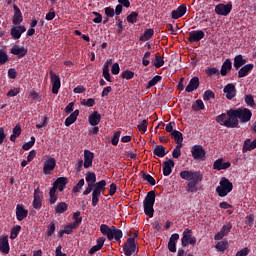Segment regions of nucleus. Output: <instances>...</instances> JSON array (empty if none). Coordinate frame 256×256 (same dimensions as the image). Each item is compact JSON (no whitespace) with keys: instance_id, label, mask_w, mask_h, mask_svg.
Here are the masks:
<instances>
[{"instance_id":"obj_31","label":"nucleus","mask_w":256,"mask_h":256,"mask_svg":"<svg viewBox=\"0 0 256 256\" xmlns=\"http://www.w3.org/2000/svg\"><path fill=\"white\" fill-rule=\"evenodd\" d=\"M67 183H69L67 177H59L53 183V186L61 192L64 191L65 187L67 186Z\"/></svg>"},{"instance_id":"obj_14","label":"nucleus","mask_w":256,"mask_h":256,"mask_svg":"<svg viewBox=\"0 0 256 256\" xmlns=\"http://www.w3.org/2000/svg\"><path fill=\"white\" fill-rule=\"evenodd\" d=\"M231 229H233V224L231 222H228L226 225H223L221 230L215 234L214 236L215 241H221L223 237L231 233Z\"/></svg>"},{"instance_id":"obj_52","label":"nucleus","mask_w":256,"mask_h":256,"mask_svg":"<svg viewBox=\"0 0 256 256\" xmlns=\"http://www.w3.org/2000/svg\"><path fill=\"white\" fill-rule=\"evenodd\" d=\"M85 185V179H80L79 182L73 187V193H79Z\"/></svg>"},{"instance_id":"obj_26","label":"nucleus","mask_w":256,"mask_h":256,"mask_svg":"<svg viewBox=\"0 0 256 256\" xmlns=\"http://www.w3.org/2000/svg\"><path fill=\"white\" fill-rule=\"evenodd\" d=\"M9 251H11V247L9 246V237H0V252L4 253V255H8Z\"/></svg>"},{"instance_id":"obj_42","label":"nucleus","mask_w":256,"mask_h":256,"mask_svg":"<svg viewBox=\"0 0 256 256\" xmlns=\"http://www.w3.org/2000/svg\"><path fill=\"white\" fill-rule=\"evenodd\" d=\"M162 79L163 77L159 75L154 76L150 81H148L146 89H151V87H155V85H157V83H159V81H161Z\"/></svg>"},{"instance_id":"obj_50","label":"nucleus","mask_w":256,"mask_h":256,"mask_svg":"<svg viewBox=\"0 0 256 256\" xmlns=\"http://www.w3.org/2000/svg\"><path fill=\"white\" fill-rule=\"evenodd\" d=\"M204 101H211V99H215V92L212 90H206L203 94Z\"/></svg>"},{"instance_id":"obj_10","label":"nucleus","mask_w":256,"mask_h":256,"mask_svg":"<svg viewBox=\"0 0 256 256\" xmlns=\"http://www.w3.org/2000/svg\"><path fill=\"white\" fill-rule=\"evenodd\" d=\"M50 81L52 83V93L53 95H57L59 93V89H61V78L55 72L50 71Z\"/></svg>"},{"instance_id":"obj_15","label":"nucleus","mask_w":256,"mask_h":256,"mask_svg":"<svg viewBox=\"0 0 256 256\" xmlns=\"http://www.w3.org/2000/svg\"><path fill=\"white\" fill-rule=\"evenodd\" d=\"M55 167H57V160L55 158L47 159L43 166L44 175H51V172L55 171Z\"/></svg>"},{"instance_id":"obj_17","label":"nucleus","mask_w":256,"mask_h":256,"mask_svg":"<svg viewBox=\"0 0 256 256\" xmlns=\"http://www.w3.org/2000/svg\"><path fill=\"white\" fill-rule=\"evenodd\" d=\"M203 181V176H196L194 180H190L187 184L186 191L188 193H197V185Z\"/></svg>"},{"instance_id":"obj_9","label":"nucleus","mask_w":256,"mask_h":256,"mask_svg":"<svg viewBox=\"0 0 256 256\" xmlns=\"http://www.w3.org/2000/svg\"><path fill=\"white\" fill-rule=\"evenodd\" d=\"M231 11H233V3L231 2L227 4L220 3L215 6L216 15H221L222 17H227Z\"/></svg>"},{"instance_id":"obj_27","label":"nucleus","mask_w":256,"mask_h":256,"mask_svg":"<svg viewBox=\"0 0 256 256\" xmlns=\"http://www.w3.org/2000/svg\"><path fill=\"white\" fill-rule=\"evenodd\" d=\"M231 167V162H223V158L217 159L213 164V169L215 171H223Z\"/></svg>"},{"instance_id":"obj_62","label":"nucleus","mask_w":256,"mask_h":256,"mask_svg":"<svg viewBox=\"0 0 256 256\" xmlns=\"http://www.w3.org/2000/svg\"><path fill=\"white\" fill-rule=\"evenodd\" d=\"M46 21H53L55 19V10L51 8L45 17Z\"/></svg>"},{"instance_id":"obj_57","label":"nucleus","mask_w":256,"mask_h":256,"mask_svg":"<svg viewBox=\"0 0 256 256\" xmlns=\"http://www.w3.org/2000/svg\"><path fill=\"white\" fill-rule=\"evenodd\" d=\"M147 120H140L138 124L139 131H142V133H147Z\"/></svg>"},{"instance_id":"obj_39","label":"nucleus","mask_w":256,"mask_h":256,"mask_svg":"<svg viewBox=\"0 0 256 256\" xmlns=\"http://www.w3.org/2000/svg\"><path fill=\"white\" fill-rule=\"evenodd\" d=\"M172 137L174 138L175 140V143L177 145H183V133H181L180 131L178 130H174L172 133H171Z\"/></svg>"},{"instance_id":"obj_45","label":"nucleus","mask_w":256,"mask_h":256,"mask_svg":"<svg viewBox=\"0 0 256 256\" xmlns=\"http://www.w3.org/2000/svg\"><path fill=\"white\" fill-rule=\"evenodd\" d=\"M21 231V226L16 225L11 229V233H10V239H17V237H19V233Z\"/></svg>"},{"instance_id":"obj_12","label":"nucleus","mask_w":256,"mask_h":256,"mask_svg":"<svg viewBox=\"0 0 256 256\" xmlns=\"http://www.w3.org/2000/svg\"><path fill=\"white\" fill-rule=\"evenodd\" d=\"M197 176L203 177V173H201V171H189V170H183L180 172L181 179H184L185 181H193Z\"/></svg>"},{"instance_id":"obj_28","label":"nucleus","mask_w":256,"mask_h":256,"mask_svg":"<svg viewBox=\"0 0 256 256\" xmlns=\"http://www.w3.org/2000/svg\"><path fill=\"white\" fill-rule=\"evenodd\" d=\"M231 69H233V62H231V59L228 58L221 66L220 75H222V77H227V73H229Z\"/></svg>"},{"instance_id":"obj_6","label":"nucleus","mask_w":256,"mask_h":256,"mask_svg":"<svg viewBox=\"0 0 256 256\" xmlns=\"http://www.w3.org/2000/svg\"><path fill=\"white\" fill-rule=\"evenodd\" d=\"M125 256L137 255L139 253V247L135 243V238H128L123 246Z\"/></svg>"},{"instance_id":"obj_63","label":"nucleus","mask_w":256,"mask_h":256,"mask_svg":"<svg viewBox=\"0 0 256 256\" xmlns=\"http://www.w3.org/2000/svg\"><path fill=\"white\" fill-rule=\"evenodd\" d=\"M249 248L245 247L242 250L238 251L235 256H247L249 255Z\"/></svg>"},{"instance_id":"obj_43","label":"nucleus","mask_w":256,"mask_h":256,"mask_svg":"<svg viewBox=\"0 0 256 256\" xmlns=\"http://www.w3.org/2000/svg\"><path fill=\"white\" fill-rule=\"evenodd\" d=\"M203 109H205V104L201 99L196 100V102L192 105L193 111H203Z\"/></svg>"},{"instance_id":"obj_34","label":"nucleus","mask_w":256,"mask_h":256,"mask_svg":"<svg viewBox=\"0 0 256 256\" xmlns=\"http://www.w3.org/2000/svg\"><path fill=\"white\" fill-rule=\"evenodd\" d=\"M247 63V60L243 58V55L239 54L234 57V68L239 71L243 65Z\"/></svg>"},{"instance_id":"obj_51","label":"nucleus","mask_w":256,"mask_h":256,"mask_svg":"<svg viewBox=\"0 0 256 256\" xmlns=\"http://www.w3.org/2000/svg\"><path fill=\"white\" fill-rule=\"evenodd\" d=\"M183 145H176V147L172 151L173 159H179L181 157V148Z\"/></svg>"},{"instance_id":"obj_60","label":"nucleus","mask_w":256,"mask_h":256,"mask_svg":"<svg viewBox=\"0 0 256 256\" xmlns=\"http://www.w3.org/2000/svg\"><path fill=\"white\" fill-rule=\"evenodd\" d=\"M121 71V68L119 67V63H114L111 67V73L112 75H119V72Z\"/></svg>"},{"instance_id":"obj_7","label":"nucleus","mask_w":256,"mask_h":256,"mask_svg":"<svg viewBox=\"0 0 256 256\" xmlns=\"http://www.w3.org/2000/svg\"><path fill=\"white\" fill-rule=\"evenodd\" d=\"M197 243V238L193 236V230L186 228L183 231V236L181 238L182 247H187V245H195Z\"/></svg>"},{"instance_id":"obj_30","label":"nucleus","mask_w":256,"mask_h":256,"mask_svg":"<svg viewBox=\"0 0 256 256\" xmlns=\"http://www.w3.org/2000/svg\"><path fill=\"white\" fill-rule=\"evenodd\" d=\"M88 121L92 127H97V125L101 123V114H99L97 111H94L88 116Z\"/></svg>"},{"instance_id":"obj_3","label":"nucleus","mask_w":256,"mask_h":256,"mask_svg":"<svg viewBox=\"0 0 256 256\" xmlns=\"http://www.w3.org/2000/svg\"><path fill=\"white\" fill-rule=\"evenodd\" d=\"M155 197V191L151 190L147 193L143 201L144 213L150 218H152L155 213V209H153V206L155 205Z\"/></svg>"},{"instance_id":"obj_56","label":"nucleus","mask_w":256,"mask_h":256,"mask_svg":"<svg viewBox=\"0 0 256 256\" xmlns=\"http://www.w3.org/2000/svg\"><path fill=\"white\" fill-rule=\"evenodd\" d=\"M120 137H121V131H116L111 140L112 145H114V146L119 145Z\"/></svg>"},{"instance_id":"obj_49","label":"nucleus","mask_w":256,"mask_h":256,"mask_svg":"<svg viewBox=\"0 0 256 256\" xmlns=\"http://www.w3.org/2000/svg\"><path fill=\"white\" fill-rule=\"evenodd\" d=\"M137 17H139V13L133 11V12H131V13L127 16L126 19H127V21H128L129 23L134 24V23H137Z\"/></svg>"},{"instance_id":"obj_46","label":"nucleus","mask_w":256,"mask_h":256,"mask_svg":"<svg viewBox=\"0 0 256 256\" xmlns=\"http://www.w3.org/2000/svg\"><path fill=\"white\" fill-rule=\"evenodd\" d=\"M244 101L248 107H255V98L251 94H247L244 97Z\"/></svg>"},{"instance_id":"obj_25","label":"nucleus","mask_w":256,"mask_h":256,"mask_svg":"<svg viewBox=\"0 0 256 256\" xmlns=\"http://www.w3.org/2000/svg\"><path fill=\"white\" fill-rule=\"evenodd\" d=\"M11 53L12 55H16V57H18V59H23V57H25L28 53L27 48H25L24 46H17L15 45L14 47L11 48Z\"/></svg>"},{"instance_id":"obj_44","label":"nucleus","mask_w":256,"mask_h":256,"mask_svg":"<svg viewBox=\"0 0 256 256\" xmlns=\"http://www.w3.org/2000/svg\"><path fill=\"white\" fill-rule=\"evenodd\" d=\"M121 77L122 79H126L127 81L133 79V77H135V72L131 71V70H124L121 73Z\"/></svg>"},{"instance_id":"obj_36","label":"nucleus","mask_w":256,"mask_h":256,"mask_svg":"<svg viewBox=\"0 0 256 256\" xmlns=\"http://www.w3.org/2000/svg\"><path fill=\"white\" fill-rule=\"evenodd\" d=\"M77 117H79V110H75L68 116L65 120V126L66 127H71L75 121H77Z\"/></svg>"},{"instance_id":"obj_20","label":"nucleus","mask_w":256,"mask_h":256,"mask_svg":"<svg viewBox=\"0 0 256 256\" xmlns=\"http://www.w3.org/2000/svg\"><path fill=\"white\" fill-rule=\"evenodd\" d=\"M14 16L12 19L13 25H21L23 23V13H21V9L16 4L13 5Z\"/></svg>"},{"instance_id":"obj_58","label":"nucleus","mask_w":256,"mask_h":256,"mask_svg":"<svg viewBox=\"0 0 256 256\" xmlns=\"http://www.w3.org/2000/svg\"><path fill=\"white\" fill-rule=\"evenodd\" d=\"M21 93V88H13L7 92V97H17Z\"/></svg>"},{"instance_id":"obj_33","label":"nucleus","mask_w":256,"mask_h":256,"mask_svg":"<svg viewBox=\"0 0 256 256\" xmlns=\"http://www.w3.org/2000/svg\"><path fill=\"white\" fill-rule=\"evenodd\" d=\"M253 149H256V138L252 142L251 139H246L242 147V153H247V151H253Z\"/></svg>"},{"instance_id":"obj_13","label":"nucleus","mask_w":256,"mask_h":256,"mask_svg":"<svg viewBox=\"0 0 256 256\" xmlns=\"http://www.w3.org/2000/svg\"><path fill=\"white\" fill-rule=\"evenodd\" d=\"M202 39H205V32L203 30H192L189 32V43H199Z\"/></svg>"},{"instance_id":"obj_16","label":"nucleus","mask_w":256,"mask_h":256,"mask_svg":"<svg viewBox=\"0 0 256 256\" xmlns=\"http://www.w3.org/2000/svg\"><path fill=\"white\" fill-rule=\"evenodd\" d=\"M33 208L41 209L43 207V192L39 191V188L34 190V200H33Z\"/></svg>"},{"instance_id":"obj_40","label":"nucleus","mask_w":256,"mask_h":256,"mask_svg":"<svg viewBox=\"0 0 256 256\" xmlns=\"http://www.w3.org/2000/svg\"><path fill=\"white\" fill-rule=\"evenodd\" d=\"M67 209H69V205H67V203H65V202H59L55 206V212L58 213V215H62V213H65V211H67Z\"/></svg>"},{"instance_id":"obj_48","label":"nucleus","mask_w":256,"mask_h":256,"mask_svg":"<svg viewBox=\"0 0 256 256\" xmlns=\"http://www.w3.org/2000/svg\"><path fill=\"white\" fill-rule=\"evenodd\" d=\"M35 141H36L35 136H32L30 138L29 142H26V143L23 144L22 149L24 151H29V149H31V147H33V145H35Z\"/></svg>"},{"instance_id":"obj_35","label":"nucleus","mask_w":256,"mask_h":256,"mask_svg":"<svg viewBox=\"0 0 256 256\" xmlns=\"http://www.w3.org/2000/svg\"><path fill=\"white\" fill-rule=\"evenodd\" d=\"M152 65L156 67V69H161L163 65H165V60H163V57L160 53H156L154 55V59L152 60Z\"/></svg>"},{"instance_id":"obj_5","label":"nucleus","mask_w":256,"mask_h":256,"mask_svg":"<svg viewBox=\"0 0 256 256\" xmlns=\"http://www.w3.org/2000/svg\"><path fill=\"white\" fill-rule=\"evenodd\" d=\"M231 191H233V182H230L229 179L222 177L219 182V186L216 187V193L219 197H227Z\"/></svg>"},{"instance_id":"obj_55","label":"nucleus","mask_w":256,"mask_h":256,"mask_svg":"<svg viewBox=\"0 0 256 256\" xmlns=\"http://www.w3.org/2000/svg\"><path fill=\"white\" fill-rule=\"evenodd\" d=\"M150 57H151V52L147 51L144 53V56L142 58V65L144 67H149V64L151 63V61H149Z\"/></svg>"},{"instance_id":"obj_41","label":"nucleus","mask_w":256,"mask_h":256,"mask_svg":"<svg viewBox=\"0 0 256 256\" xmlns=\"http://www.w3.org/2000/svg\"><path fill=\"white\" fill-rule=\"evenodd\" d=\"M153 35H155V30L149 28L146 29L144 31V34L140 37V41H149V39H151V37H153Z\"/></svg>"},{"instance_id":"obj_59","label":"nucleus","mask_w":256,"mask_h":256,"mask_svg":"<svg viewBox=\"0 0 256 256\" xmlns=\"http://www.w3.org/2000/svg\"><path fill=\"white\" fill-rule=\"evenodd\" d=\"M81 105H85V107H94L95 106V99L89 98V99H84L81 102Z\"/></svg>"},{"instance_id":"obj_32","label":"nucleus","mask_w":256,"mask_h":256,"mask_svg":"<svg viewBox=\"0 0 256 256\" xmlns=\"http://www.w3.org/2000/svg\"><path fill=\"white\" fill-rule=\"evenodd\" d=\"M253 67H255V65H253V64L244 65L238 71V78L243 79V77H247V75H249V73H251V71H253Z\"/></svg>"},{"instance_id":"obj_1","label":"nucleus","mask_w":256,"mask_h":256,"mask_svg":"<svg viewBox=\"0 0 256 256\" xmlns=\"http://www.w3.org/2000/svg\"><path fill=\"white\" fill-rule=\"evenodd\" d=\"M253 113L248 108L229 109L226 114L222 113L216 117V123L228 129H238L240 123H249Z\"/></svg>"},{"instance_id":"obj_23","label":"nucleus","mask_w":256,"mask_h":256,"mask_svg":"<svg viewBox=\"0 0 256 256\" xmlns=\"http://www.w3.org/2000/svg\"><path fill=\"white\" fill-rule=\"evenodd\" d=\"M175 167V162L173 159H168L163 162V175L164 177H169L173 173V168Z\"/></svg>"},{"instance_id":"obj_8","label":"nucleus","mask_w":256,"mask_h":256,"mask_svg":"<svg viewBox=\"0 0 256 256\" xmlns=\"http://www.w3.org/2000/svg\"><path fill=\"white\" fill-rule=\"evenodd\" d=\"M191 153L195 161H205V159H207V152L201 145H194L191 149Z\"/></svg>"},{"instance_id":"obj_64","label":"nucleus","mask_w":256,"mask_h":256,"mask_svg":"<svg viewBox=\"0 0 256 256\" xmlns=\"http://www.w3.org/2000/svg\"><path fill=\"white\" fill-rule=\"evenodd\" d=\"M62 249H63V246L58 245L55 250V256H67L66 253H63V251H61Z\"/></svg>"},{"instance_id":"obj_37","label":"nucleus","mask_w":256,"mask_h":256,"mask_svg":"<svg viewBox=\"0 0 256 256\" xmlns=\"http://www.w3.org/2000/svg\"><path fill=\"white\" fill-rule=\"evenodd\" d=\"M139 175H140L141 179H143V181H147V183H149L151 185V187H155V185H157L155 178H153V176H151V174H147V173H145V171H141Z\"/></svg>"},{"instance_id":"obj_21","label":"nucleus","mask_w":256,"mask_h":256,"mask_svg":"<svg viewBox=\"0 0 256 256\" xmlns=\"http://www.w3.org/2000/svg\"><path fill=\"white\" fill-rule=\"evenodd\" d=\"M27 215H29V210L25 209L24 205L18 204L16 206L17 221H23V219H27Z\"/></svg>"},{"instance_id":"obj_61","label":"nucleus","mask_w":256,"mask_h":256,"mask_svg":"<svg viewBox=\"0 0 256 256\" xmlns=\"http://www.w3.org/2000/svg\"><path fill=\"white\" fill-rule=\"evenodd\" d=\"M216 249L218 251H225L227 249V242L225 241H220L216 244Z\"/></svg>"},{"instance_id":"obj_38","label":"nucleus","mask_w":256,"mask_h":256,"mask_svg":"<svg viewBox=\"0 0 256 256\" xmlns=\"http://www.w3.org/2000/svg\"><path fill=\"white\" fill-rule=\"evenodd\" d=\"M165 151H166L165 146L156 145L153 150V154L156 155V157L163 158V157H165V155H167V152H165Z\"/></svg>"},{"instance_id":"obj_2","label":"nucleus","mask_w":256,"mask_h":256,"mask_svg":"<svg viewBox=\"0 0 256 256\" xmlns=\"http://www.w3.org/2000/svg\"><path fill=\"white\" fill-rule=\"evenodd\" d=\"M100 232L102 235H106L108 241L115 239V241L120 242L123 238V231L115 226L109 227L107 224H101Z\"/></svg>"},{"instance_id":"obj_22","label":"nucleus","mask_w":256,"mask_h":256,"mask_svg":"<svg viewBox=\"0 0 256 256\" xmlns=\"http://www.w3.org/2000/svg\"><path fill=\"white\" fill-rule=\"evenodd\" d=\"M199 77L194 76L188 83V85L185 88L186 93H193V91H197L199 89Z\"/></svg>"},{"instance_id":"obj_53","label":"nucleus","mask_w":256,"mask_h":256,"mask_svg":"<svg viewBox=\"0 0 256 256\" xmlns=\"http://www.w3.org/2000/svg\"><path fill=\"white\" fill-rule=\"evenodd\" d=\"M86 182L87 183H96L97 182V175L94 172H88L86 174Z\"/></svg>"},{"instance_id":"obj_18","label":"nucleus","mask_w":256,"mask_h":256,"mask_svg":"<svg viewBox=\"0 0 256 256\" xmlns=\"http://www.w3.org/2000/svg\"><path fill=\"white\" fill-rule=\"evenodd\" d=\"M93 159H95V153L90 150H84V169H89L93 167Z\"/></svg>"},{"instance_id":"obj_4","label":"nucleus","mask_w":256,"mask_h":256,"mask_svg":"<svg viewBox=\"0 0 256 256\" xmlns=\"http://www.w3.org/2000/svg\"><path fill=\"white\" fill-rule=\"evenodd\" d=\"M107 187V181L100 180L99 182H96L94 185V189L92 191V207H97L99 203V197L102 195H105V189Z\"/></svg>"},{"instance_id":"obj_47","label":"nucleus","mask_w":256,"mask_h":256,"mask_svg":"<svg viewBox=\"0 0 256 256\" xmlns=\"http://www.w3.org/2000/svg\"><path fill=\"white\" fill-rule=\"evenodd\" d=\"M55 229V222H50V224L47 227L46 236L53 237V235L55 234Z\"/></svg>"},{"instance_id":"obj_11","label":"nucleus","mask_w":256,"mask_h":256,"mask_svg":"<svg viewBox=\"0 0 256 256\" xmlns=\"http://www.w3.org/2000/svg\"><path fill=\"white\" fill-rule=\"evenodd\" d=\"M25 31H27V27H25V25L18 24L12 26V28L10 29V35L12 39H14V41H17L21 39V36L23 35V33H25Z\"/></svg>"},{"instance_id":"obj_24","label":"nucleus","mask_w":256,"mask_h":256,"mask_svg":"<svg viewBox=\"0 0 256 256\" xmlns=\"http://www.w3.org/2000/svg\"><path fill=\"white\" fill-rule=\"evenodd\" d=\"M187 13V4H181L176 10L171 12L172 19H181Z\"/></svg>"},{"instance_id":"obj_29","label":"nucleus","mask_w":256,"mask_h":256,"mask_svg":"<svg viewBox=\"0 0 256 256\" xmlns=\"http://www.w3.org/2000/svg\"><path fill=\"white\" fill-rule=\"evenodd\" d=\"M224 93L226 94V98L231 100L235 97V95H237V89H235V85L234 84H227L224 87Z\"/></svg>"},{"instance_id":"obj_54","label":"nucleus","mask_w":256,"mask_h":256,"mask_svg":"<svg viewBox=\"0 0 256 256\" xmlns=\"http://www.w3.org/2000/svg\"><path fill=\"white\" fill-rule=\"evenodd\" d=\"M9 61V56L7 55V52H5L3 49L0 50V65H5Z\"/></svg>"},{"instance_id":"obj_19","label":"nucleus","mask_w":256,"mask_h":256,"mask_svg":"<svg viewBox=\"0 0 256 256\" xmlns=\"http://www.w3.org/2000/svg\"><path fill=\"white\" fill-rule=\"evenodd\" d=\"M179 241V234L174 233L170 236L168 241V251L170 253H177V242Z\"/></svg>"}]
</instances>
